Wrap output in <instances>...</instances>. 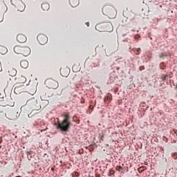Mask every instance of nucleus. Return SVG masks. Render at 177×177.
<instances>
[{"instance_id":"1","label":"nucleus","mask_w":177,"mask_h":177,"mask_svg":"<svg viewBox=\"0 0 177 177\" xmlns=\"http://www.w3.org/2000/svg\"><path fill=\"white\" fill-rule=\"evenodd\" d=\"M63 120L55 124L56 129L57 131H59L61 133H64V132H68V131H70V128H71V117H70V114H64L63 115Z\"/></svg>"},{"instance_id":"2","label":"nucleus","mask_w":177,"mask_h":177,"mask_svg":"<svg viewBox=\"0 0 177 177\" xmlns=\"http://www.w3.org/2000/svg\"><path fill=\"white\" fill-rule=\"evenodd\" d=\"M102 13L105 15V16H108L109 19H115V16H117V10L113 6H105L102 8Z\"/></svg>"},{"instance_id":"3","label":"nucleus","mask_w":177,"mask_h":177,"mask_svg":"<svg viewBox=\"0 0 177 177\" xmlns=\"http://www.w3.org/2000/svg\"><path fill=\"white\" fill-rule=\"evenodd\" d=\"M45 85H46L47 88H49V89H57V88H59V82L53 79H47L45 81Z\"/></svg>"},{"instance_id":"4","label":"nucleus","mask_w":177,"mask_h":177,"mask_svg":"<svg viewBox=\"0 0 177 177\" xmlns=\"http://www.w3.org/2000/svg\"><path fill=\"white\" fill-rule=\"evenodd\" d=\"M37 39L40 45H45L48 42V37L44 34L38 35Z\"/></svg>"},{"instance_id":"5","label":"nucleus","mask_w":177,"mask_h":177,"mask_svg":"<svg viewBox=\"0 0 177 177\" xmlns=\"http://www.w3.org/2000/svg\"><path fill=\"white\" fill-rule=\"evenodd\" d=\"M24 92V85H17L14 88V93L16 95H19L21 93Z\"/></svg>"},{"instance_id":"6","label":"nucleus","mask_w":177,"mask_h":177,"mask_svg":"<svg viewBox=\"0 0 177 177\" xmlns=\"http://www.w3.org/2000/svg\"><path fill=\"white\" fill-rule=\"evenodd\" d=\"M17 41H18V42L20 44H24V42L27 41V37L23 34H19L17 36Z\"/></svg>"},{"instance_id":"7","label":"nucleus","mask_w":177,"mask_h":177,"mask_svg":"<svg viewBox=\"0 0 177 177\" xmlns=\"http://www.w3.org/2000/svg\"><path fill=\"white\" fill-rule=\"evenodd\" d=\"M31 53V49L28 46H24L21 53L23 56H28Z\"/></svg>"},{"instance_id":"8","label":"nucleus","mask_w":177,"mask_h":177,"mask_svg":"<svg viewBox=\"0 0 177 177\" xmlns=\"http://www.w3.org/2000/svg\"><path fill=\"white\" fill-rule=\"evenodd\" d=\"M27 104H29L32 107H35L38 104V101L35 98H30L27 101Z\"/></svg>"},{"instance_id":"9","label":"nucleus","mask_w":177,"mask_h":177,"mask_svg":"<svg viewBox=\"0 0 177 177\" xmlns=\"http://www.w3.org/2000/svg\"><path fill=\"white\" fill-rule=\"evenodd\" d=\"M69 3L72 8H77L80 5V0H69Z\"/></svg>"},{"instance_id":"10","label":"nucleus","mask_w":177,"mask_h":177,"mask_svg":"<svg viewBox=\"0 0 177 177\" xmlns=\"http://www.w3.org/2000/svg\"><path fill=\"white\" fill-rule=\"evenodd\" d=\"M23 47L21 46H16L14 47V52L17 55H21V50H23Z\"/></svg>"},{"instance_id":"11","label":"nucleus","mask_w":177,"mask_h":177,"mask_svg":"<svg viewBox=\"0 0 177 177\" xmlns=\"http://www.w3.org/2000/svg\"><path fill=\"white\" fill-rule=\"evenodd\" d=\"M16 80L18 84H24L27 81V78L24 76H19Z\"/></svg>"},{"instance_id":"12","label":"nucleus","mask_w":177,"mask_h":177,"mask_svg":"<svg viewBox=\"0 0 177 177\" xmlns=\"http://www.w3.org/2000/svg\"><path fill=\"white\" fill-rule=\"evenodd\" d=\"M8 74L10 77H15L17 74V71L13 68H10L8 70Z\"/></svg>"},{"instance_id":"13","label":"nucleus","mask_w":177,"mask_h":177,"mask_svg":"<svg viewBox=\"0 0 177 177\" xmlns=\"http://www.w3.org/2000/svg\"><path fill=\"white\" fill-rule=\"evenodd\" d=\"M0 53L1 55H6L8 53V48L6 46L0 45Z\"/></svg>"},{"instance_id":"14","label":"nucleus","mask_w":177,"mask_h":177,"mask_svg":"<svg viewBox=\"0 0 177 177\" xmlns=\"http://www.w3.org/2000/svg\"><path fill=\"white\" fill-rule=\"evenodd\" d=\"M20 66L22 68H27V67H28V61L27 60L21 61Z\"/></svg>"},{"instance_id":"15","label":"nucleus","mask_w":177,"mask_h":177,"mask_svg":"<svg viewBox=\"0 0 177 177\" xmlns=\"http://www.w3.org/2000/svg\"><path fill=\"white\" fill-rule=\"evenodd\" d=\"M60 73L62 77H67L69 74L68 69H60Z\"/></svg>"},{"instance_id":"16","label":"nucleus","mask_w":177,"mask_h":177,"mask_svg":"<svg viewBox=\"0 0 177 177\" xmlns=\"http://www.w3.org/2000/svg\"><path fill=\"white\" fill-rule=\"evenodd\" d=\"M50 8V6L48 3H43L41 4V9H43V10H49Z\"/></svg>"},{"instance_id":"17","label":"nucleus","mask_w":177,"mask_h":177,"mask_svg":"<svg viewBox=\"0 0 177 177\" xmlns=\"http://www.w3.org/2000/svg\"><path fill=\"white\" fill-rule=\"evenodd\" d=\"M98 138H99V139H101L102 140H104V133H103V132L100 133Z\"/></svg>"},{"instance_id":"18","label":"nucleus","mask_w":177,"mask_h":177,"mask_svg":"<svg viewBox=\"0 0 177 177\" xmlns=\"http://www.w3.org/2000/svg\"><path fill=\"white\" fill-rule=\"evenodd\" d=\"M160 68L162 69V70H165V64H164V62H161L160 64Z\"/></svg>"},{"instance_id":"19","label":"nucleus","mask_w":177,"mask_h":177,"mask_svg":"<svg viewBox=\"0 0 177 177\" xmlns=\"http://www.w3.org/2000/svg\"><path fill=\"white\" fill-rule=\"evenodd\" d=\"M171 156L173 157V158L174 160H177V152H174V153H171Z\"/></svg>"},{"instance_id":"20","label":"nucleus","mask_w":177,"mask_h":177,"mask_svg":"<svg viewBox=\"0 0 177 177\" xmlns=\"http://www.w3.org/2000/svg\"><path fill=\"white\" fill-rule=\"evenodd\" d=\"M72 176L73 177H78V176H80V174L77 171H75L73 173Z\"/></svg>"},{"instance_id":"21","label":"nucleus","mask_w":177,"mask_h":177,"mask_svg":"<svg viewBox=\"0 0 177 177\" xmlns=\"http://www.w3.org/2000/svg\"><path fill=\"white\" fill-rule=\"evenodd\" d=\"M159 57H160V59H164V57H165V54H164V53H160L159 54Z\"/></svg>"},{"instance_id":"22","label":"nucleus","mask_w":177,"mask_h":177,"mask_svg":"<svg viewBox=\"0 0 177 177\" xmlns=\"http://www.w3.org/2000/svg\"><path fill=\"white\" fill-rule=\"evenodd\" d=\"M115 169L120 172L122 169V167L121 166H116Z\"/></svg>"},{"instance_id":"23","label":"nucleus","mask_w":177,"mask_h":177,"mask_svg":"<svg viewBox=\"0 0 177 177\" xmlns=\"http://www.w3.org/2000/svg\"><path fill=\"white\" fill-rule=\"evenodd\" d=\"M140 50H141L140 48H137V53H136V55H140Z\"/></svg>"},{"instance_id":"24","label":"nucleus","mask_w":177,"mask_h":177,"mask_svg":"<svg viewBox=\"0 0 177 177\" xmlns=\"http://www.w3.org/2000/svg\"><path fill=\"white\" fill-rule=\"evenodd\" d=\"M111 97H112L111 94H108V95L106 96L107 100H110V99H111Z\"/></svg>"},{"instance_id":"25","label":"nucleus","mask_w":177,"mask_h":177,"mask_svg":"<svg viewBox=\"0 0 177 177\" xmlns=\"http://www.w3.org/2000/svg\"><path fill=\"white\" fill-rule=\"evenodd\" d=\"M0 113H3V106L0 105Z\"/></svg>"},{"instance_id":"26","label":"nucleus","mask_w":177,"mask_h":177,"mask_svg":"<svg viewBox=\"0 0 177 177\" xmlns=\"http://www.w3.org/2000/svg\"><path fill=\"white\" fill-rule=\"evenodd\" d=\"M167 77H168V75H165V76L162 77V81H165V80H167Z\"/></svg>"},{"instance_id":"27","label":"nucleus","mask_w":177,"mask_h":177,"mask_svg":"<svg viewBox=\"0 0 177 177\" xmlns=\"http://www.w3.org/2000/svg\"><path fill=\"white\" fill-rule=\"evenodd\" d=\"M113 174H115L114 171L110 170V171H109V176H111V175H113Z\"/></svg>"},{"instance_id":"28","label":"nucleus","mask_w":177,"mask_h":177,"mask_svg":"<svg viewBox=\"0 0 177 177\" xmlns=\"http://www.w3.org/2000/svg\"><path fill=\"white\" fill-rule=\"evenodd\" d=\"M3 21V16L0 14V23Z\"/></svg>"},{"instance_id":"29","label":"nucleus","mask_w":177,"mask_h":177,"mask_svg":"<svg viewBox=\"0 0 177 177\" xmlns=\"http://www.w3.org/2000/svg\"><path fill=\"white\" fill-rule=\"evenodd\" d=\"M142 70H145V66H141L140 67V71H142Z\"/></svg>"},{"instance_id":"30","label":"nucleus","mask_w":177,"mask_h":177,"mask_svg":"<svg viewBox=\"0 0 177 177\" xmlns=\"http://www.w3.org/2000/svg\"><path fill=\"white\" fill-rule=\"evenodd\" d=\"M81 103H85V100L84 98H82Z\"/></svg>"},{"instance_id":"31","label":"nucleus","mask_w":177,"mask_h":177,"mask_svg":"<svg viewBox=\"0 0 177 177\" xmlns=\"http://www.w3.org/2000/svg\"><path fill=\"white\" fill-rule=\"evenodd\" d=\"M89 109H91V110H93V105H90L89 106Z\"/></svg>"},{"instance_id":"32","label":"nucleus","mask_w":177,"mask_h":177,"mask_svg":"<svg viewBox=\"0 0 177 177\" xmlns=\"http://www.w3.org/2000/svg\"><path fill=\"white\" fill-rule=\"evenodd\" d=\"M0 71H2V64L0 62Z\"/></svg>"},{"instance_id":"33","label":"nucleus","mask_w":177,"mask_h":177,"mask_svg":"<svg viewBox=\"0 0 177 177\" xmlns=\"http://www.w3.org/2000/svg\"><path fill=\"white\" fill-rule=\"evenodd\" d=\"M138 37H139V35H136L135 36L136 39H138Z\"/></svg>"},{"instance_id":"34","label":"nucleus","mask_w":177,"mask_h":177,"mask_svg":"<svg viewBox=\"0 0 177 177\" xmlns=\"http://www.w3.org/2000/svg\"><path fill=\"white\" fill-rule=\"evenodd\" d=\"M86 24L87 27H89V22H86Z\"/></svg>"},{"instance_id":"35","label":"nucleus","mask_w":177,"mask_h":177,"mask_svg":"<svg viewBox=\"0 0 177 177\" xmlns=\"http://www.w3.org/2000/svg\"><path fill=\"white\" fill-rule=\"evenodd\" d=\"M99 28V25L95 26V29L97 30Z\"/></svg>"},{"instance_id":"36","label":"nucleus","mask_w":177,"mask_h":177,"mask_svg":"<svg viewBox=\"0 0 177 177\" xmlns=\"http://www.w3.org/2000/svg\"><path fill=\"white\" fill-rule=\"evenodd\" d=\"M174 132L176 135H177V130H174Z\"/></svg>"},{"instance_id":"37","label":"nucleus","mask_w":177,"mask_h":177,"mask_svg":"<svg viewBox=\"0 0 177 177\" xmlns=\"http://www.w3.org/2000/svg\"><path fill=\"white\" fill-rule=\"evenodd\" d=\"M51 171H55V167H52Z\"/></svg>"},{"instance_id":"38","label":"nucleus","mask_w":177,"mask_h":177,"mask_svg":"<svg viewBox=\"0 0 177 177\" xmlns=\"http://www.w3.org/2000/svg\"><path fill=\"white\" fill-rule=\"evenodd\" d=\"M147 162H145V165H147Z\"/></svg>"},{"instance_id":"39","label":"nucleus","mask_w":177,"mask_h":177,"mask_svg":"<svg viewBox=\"0 0 177 177\" xmlns=\"http://www.w3.org/2000/svg\"><path fill=\"white\" fill-rule=\"evenodd\" d=\"M86 150H88V149H89V147H86Z\"/></svg>"},{"instance_id":"40","label":"nucleus","mask_w":177,"mask_h":177,"mask_svg":"<svg viewBox=\"0 0 177 177\" xmlns=\"http://www.w3.org/2000/svg\"><path fill=\"white\" fill-rule=\"evenodd\" d=\"M98 48H99V47H96V48H95V50H97V49H98Z\"/></svg>"},{"instance_id":"41","label":"nucleus","mask_w":177,"mask_h":177,"mask_svg":"<svg viewBox=\"0 0 177 177\" xmlns=\"http://www.w3.org/2000/svg\"><path fill=\"white\" fill-rule=\"evenodd\" d=\"M109 26H110V27H113V26H111V24H110Z\"/></svg>"},{"instance_id":"42","label":"nucleus","mask_w":177,"mask_h":177,"mask_svg":"<svg viewBox=\"0 0 177 177\" xmlns=\"http://www.w3.org/2000/svg\"><path fill=\"white\" fill-rule=\"evenodd\" d=\"M74 67H75V66H73V70H74Z\"/></svg>"},{"instance_id":"43","label":"nucleus","mask_w":177,"mask_h":177,"mask_svg":"<svg viewBox=\"0 0 177 177\" xmlns=\"http://www.w3.org/2000/svg\"><path fill=\"white\" fill-rule=\"evenodd\" d=\"M10 113H12V111H10Z\"/></svg>"}]
</instances>
